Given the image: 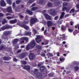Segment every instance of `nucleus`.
<instances>
[{
    "mask_svg": "<svg viewBox=\"0 0 79 79\" xmlns=\"http://www.w3.org/2000/svg\"><path fill=\"white\" fill-rule=\"evenodd\" d=\"M35 76L38 77V78H40V79H41V78H42V74H35Z\"/></svg>",
    "mask_w": 79,
    "mask_h": 79,
    "instance_id": "13",
    "label": "nucleus"
},
{
    "mask_svg": "<svg viewBox=\"0 0 79 79\" xmlns=\"http://www.w3.org/2000/svg\"><path fill=\"white\" fill-rule=\"evenodd\" d=\"M19 17L21 18H23V16L21 15H20Z\"/></svg>",
    "mask_w": 79,
    "mask_h": 79,
    "instance_id": "59",
    "label": "nucleus"
},
{
    "mask_svg": "<svg viewBox=\"0 0 79 79\" xmlns=\"http://www.w3.org/2000/svg\"><path fill=\"white\" fill-rule=\"evenodd\" d=\"M47 26L48 27H50L53 26V22L51 21H48L47 22Z\"/></svg>",
    "mask_w": 79,
    "mask_h": 79,
    "instance_id": "8",
    "label": "nucleus"
},
{
    "mask_svg": "<svg viewBox=\"0 0 79 79\" xmlns=\"http://www.w3.org/2000/svg\"><path fill=\"white\" fill-rule=\"evenodd\" d=\"M48 7H52V4L50 2H49L48 3Z\"/></svg>",
    "mask_w": 79,
    "mask_h": 79,
    "instance_id": "26",
    "label": "nucleus"
},
{
    "mask_svg": "<svg viewBox=\"0 0 79 79\" xmlns=\"http://www.w3.org/2000/svg\"><path fill=\"white\" fill-rule=\"evenodd\" d=\"M33 2L32 1V0H30V1H29L28 3H32Z\"/></svg>",
    "mask_w": 79,
    "mask_h": 79,
    "instance_id": "52",
    "label": "nucleus"
},
{
    "mask_svg": "<svg viewBox=\"0 0 79 79\" xmlns=\"http://www.w3.org/2000/svg\"><path fill=\"white\" fill-rule=\"evenodd\" d=\"M41 56H45V54H41Z\"/></svg>",
    "mask_w": 79,
    "mask_h": 79,
    "instance_id": "47",
    "label": "nucleus"
},
{
    "mask_svg": "<svg viewBox=\"0 0 79 79\" xmlns=\"http://www.w3.org/2000/svg\"><path fill=\"white\" fill-rule=\"evenodd\" d=\"M77 32H78V31L77 30H75L73 32V34H77L76 33H77Z\"/></svg>",
    "mask_w": 79,
    "mask_h": 79,
    "instance_id": "39",
    "label": "nucleus"
},
{
    "mask_svg": "<svg viewBox=\"0 0 79 79\" xmlns=\"http://www.w3.org/2000/svg\"><path fill=\"white\" fill-rule=\"evenodd\" d=\"M48 44V40H46L45 41V43L44 44V43H42V45H47V44Z\"/></svg>",
    "mask_w": 79,
    "mask_h": 79,
    "instance_id": "22",
    "label": "nucleus"
},
{
    "mask_svg": "<svg viewBox=\"0 0 79 79\" xmlns=\"http://www.w3.org/2000/svg\"><path fill=\"white\" fill-rule=\"evenodd\" d=\"M13 61H17L16 58H14L13 59Z\"/></svg>",
    "mask_w": 79,
    "mask_h": 79,
    "instance_id": "54",
    "label": "nucleus"
},
{
    "mask_svg": "<svg viewBox=\"0 0 79 79\" xmlns=\"http://www.w3.org/2000/svg\"><path fill=\"white\" fill-rule=\"evenodd\" d=\"M75 70V71H77L79 69V67H76L74 68Z\"/></svg>",
    "mask_w": 79,
    "mask_h": 79,
    "instance_id": "35",
    "label": "nucleus"
},
{
    "mask_svg": "<svg viewBox=\"0 0 79 79\" xmlns=\"http://www.w3.org/2000/svg\"><path fill=\"white\" fill-rule=\"evenodd\" d=\"M62 43H63V44H65L66 43V42L63 41Z\"/></svg>",
    "mask_w": 79,
    "mask_h": 79,
    "instance_id": "62",
    "label": "nucleus"
},
{
    "mask_svg": "<svg viewBox=\"0 0 79 79\" xmlns=\"http://www.w3.org/2000/svg\"><path fill=\"white\" fill-rule=\"evenodd\" d=\"M5 23H6V20L5 19H4L3 21L2 22V23L4 24Z\"/></svg>",
    "mask_w": 79,
    "mask_h": 79,
    "instance_id": "30",
    "label": "nucleus"
},
{
    "mask_svg": "<svg viewBox=\"0 0 79 79\" xmlns=\"http://www.w3.org/2000/svg\"><path fill=\"white\" fill-rule=\"evenodd\" d=\"M44 16L47 19H49V20H51V18H50V16L46 14L44 15Z\"/></svg>",
    "mask_w": 79,
    "mask_h": 79,
    "instance_id": "12",
    "label": "nucleus"
},
{
    "mask_svg": "<svg viewBox=\"0 0 79 79\" xmlns=\"http://www.w3.org/2000/svg\"><path fill=\"white\" fill-rule=\"evenodd\" d=\"M41 30L42 31H44V27H43L42 28Z\"/></svg>",
    "mask_w": 79,
    "mask_h": 79,
    "instance_id": "51",
    "label": "nucleus"
},
{
    "mask_svg": "<svg viewBox=\"0 0 79 79\" xmlns=\"http://www.w3.org/2000/svg\"><path fill=\"white\" fill-rule=\"evenodd\" d=\"M21 40H23L21 42V43H24V40H26V42H27L29 40V39L27 37H23L21 38Z\"/></svg>",
    "mask_w": 79,
    "mask_h": 79,
    "instance_id": "7",
    "label": "nucleus"
},
{
    "mask_svg": "<svg viewBox=\"0 0 79 79\" xmlns=\"http://www.w3.org/2000/svg\"><path fill=\"white\" fill-rule=\"evenodd\" d=\"M50 14L51 15L52 14V13H53L55 12V9H52L51 10H50Z\"/></svg>",
    "mask_w": 79,
    "mask_h": 79,
    "instance_id": "25",
    "label": "nucleus"
},
{
    "mask_svg": "<svg viewBox=\"0 0 79 79\" xmlns=\"http://www.w3.org/2000/svg\"><path fill=\"white\" fill-rule=\"evenodd\" d=\"M45 67L44 66H42L40 67V71L41 72H43L44 71V68Z\"/></svg>",
    "mask_w": 79,
    "mask_h": 79,
    "instance_id": "16",
    "label": "nucleus"
},
{
    "mask_svg": "<svg viewBox=\"0 0 79 79\" xmlns=\"http://www.w3.org/2000/svg\"><path fill=\"white\" fill-rule=\"evenodd\" d=\"M22 64H26L27 62L25 61H20Z\"/></svg>",
    "mask_w": 79,
    "mask_h": 79,
    "instance_id": "23",
    "label": "nucleus"
},
{
    "mask_svg": "<svg viewBox=\"0 0 79 79\" xmlns=\"http://www.w3.org/2000/svg\"><path fill=\"white\" fill-rule=\"evenodd\" d=\"M8 28H12V26L8 25H6L2 27L1 28V29H2V30H5V29H7Z\"/></svg>",
    "mask_w": 79,
    "mask_h": 79,
    "instance_id": "4",
    "label": "nucleus"
},
{
    "mask_svg": "<svg viewBox=\"0 0 79 79\" xmlns=\"http://www.w3.org/2000/svg\"><path fill=\"white\" fill-rule=\"evenodd\" d=\"M69 32H73V30L72 29H69Z\"/></svg>",
    "mask_w": 79,
    "mask_h": 79,
    "instance_id": "40",
    "label": "nucleus"
},
{
    "mask_svg": "<svg viewBox=\"0 0 79 79\" xmlns=\"http://www.w3.org/2000/svg\"><path fill=\"white\" fill-rule=\"evenodd\" d=\"M70 9H71V8H69V7H64L63 8L62 10L63 11H64V10H66L67 12H68V11H69V10H70Z\"/></svg>",
    "mask_w": 79,
    "mask_h": 79,
    "instance_id": "11",
    "label": "nucleus"
},
{
    "mask_svg": "<svg viewBox=\"0 0 79 79\" xmlns=\"http://www.w3.org/2000/svg\"><path fill=\"white\" fill-rule=\"evenodd\" d=\"M10 15H11V14H10L9 13H8L6 14V16H9Z\"/></svg>",
    "mask_w": 79,
    "mask_h": 79,
    "instance_id": "48",
    "label": "nucleus"
},
{
    "mask_svg": "<svg viewBox=\"0 0 79 79\" xmlns=\"http://www.w3.org/2000/svg\"><path fill=\"white\" fill-rule=\"evenodd\" d=\"M7 10L8 12H11V11H12L11 7H8Z\"/></svg>",
    "mask_w": 79,
    "mask_h": 79,
    "instance_id": "18",
    "label": "nucleus"
},
{
    "mask_svg": "<svg viewBox=\"0 0 79 79\" xmlns=\"http://www.w3.org/2000/svg\"><path fill=\"white\" fill-rule=\"evenodd\" d=\"M56 54H57V56H60V53H59V52H57Z\"/></svg>",
    "mask_w": 79,
    "mask_h": 79,
    "instance_id": "43",
    "label": "nucleus"
},
{
    "mask_svg": "<svg viewBox=\"0 0 79 79\" xmlns=\"http://www.w3.org/2000/svg\"><path fill=\"white\" fill-rule=\"evenodd\" d=\"M28 22H24V24H27L28 23Z\"/></svg>",
    "mask_w": 79,
    "mask_h": 79,
    "instance_id": "58",
    "label": "nucleus"
},
{
    "mask_svg": "<svg viewBox=\"0 0 79 79\" xmlns=\"http://www.w3.org/2000/svg\"><path fill=\"white\" fill-rule=\"evenodd\" d=\"M18 39H15L14 40V41H13V43L14 44H16V43H17L18 42Z\"/></svg>",
    "mask_w": 79,
    "mask_h": 79,
    "instance_id": "24",
    "label": "nucleus"
},
{
    "mask_svg": "<svg viewBox=\"0 0 79 79\" xmlns=\"http://www.w3.org/2000/svg\"><path fill=\"white\" fill-rule=\"evenodd\" d=\"M7 2L8 4H9V5H11L12 3V1L11 0H7Z\"/></svg>",
    "mask_w": 79,
    "mask_h": 79,
    "instance_id": "19",
    "label": "nucleus"
},
{
    "mask_svg": "<svg viewBox=\"0 0 79 79\" xmlns=\"http://www.w3.org/2000/svg\"><path fill=\"white\" fill-rule=\"evenodd\" d=\"M58 19V16H56L55 17V20H57Z\"/></svg>",
    "mask_w": 79,
    "mask_h": 79,
    "instance_id": "41",
    "label": "nucleus"
},
{
    "mask_svg": "<svg viewBox=\"0 0 79 79\" xmlns=\"http://www.w3.org/2000/svg\"><path fill=\"white\" fill-rule=\"evenodd\" d=\"M23 27H24L26 30H28V29H29V27L26 26V25H24L23 26Z\"/></svg>",
    "mask_w": 79,
    "mask_h": 79,
    "instance_id": "20",
    "label": "nucleus"
},
{
    "mask_svg": "<svg viewBox=\"0 0 79 79\" xmlns=\"http://www.w3.org/2000/svg\"><path fill=\"white\" fill-rule=\"evenodd\" d=\"M33 31L35 33L34 34H37V31L35 30V29H33Z\"/></svg>",
    "mask_w": 79,
    "mask_h": 79,
    "instance_id": "32",
    "label": "nucleus"
},
{
    "mask_svg": "<svg viewBox=\"0 0 79 79\" xmlns=\"http://www.w3.org/2000/svg\"><path fill=\"white\" fill-rule=\"evenodd\" d=\"M4 49V47L2 46L1 48V50H3Z\"/></svg>",
    "mask_w": 79,
    "mask_h": 79,
    "instance_id": "53",
    "label": "nucleus"
},
{
    "mask_svg": "<svg viewBox=\"0 0 79 79\" xmlns=\"http://www.w3.org/2000/svg\"><path fill=\"white\" fill-rule=\"evenodd\" d=\"M38 8L37 7H34L32 8V10L33 11H34V10H37V9H38Z\"/></svg>",
    "mask_w": 79,
    "mask_h": 79,
    "instance_id": "31",
    "label": "nucleus"
},
{
    "mask_svg": "<svg viewBox=\"0 0 79 79\" xmlns=\"http://www.w3.org/2000/svg\"><path fill=\"white\" fill-rule=\"evenodd\" d=\"M11 31H6L4 33L3 35L1 37L2 39H5V35H7L11 34Z\"/></svg>",
    "mask_w": 79,
    "mask_h": 79,
    "instance_id": "2",
    "label": "nucleus"
},
{
    "mask_svg": "<svg viewBox=\"0 0 79 79\" xmlns=\"http://www.w3.org/2000/svg\"><path fill=\"white\" fill-rule=\"evenodd\" d=\"M29 58L31 60H33L35 59V55L34 54L31 53L29 56Z\"/></svg>",
    "mask_w": 79,
    "mask_h": 79,
    "instance_id": "5",
    "label": "nucleus"
},
{
    "mask_svg": "<svg viewBox=\"0 0 79 79\" xmlns=\"http://www.w3.org/2000/svg\"><path fill=\"white\" fill-rule=\"evenodd\" d=\"M23 68L24 69H26L27 70H29L30 69H31L30 66L27 65L23 66Z\"/></svg>",
    "mask_w": 79,
    "mask_h": 79,
    "instance_id": "9",
    "label": "nucleus"
},
{
    "mask_svg": "<svg viewBox=\"0 0 79 79\" xmlns=\"http://www.w3.org/2000/svg\"><path fill=\"white\" fill-rule=\"evenodd\" d=\"M19 58H20V59H22V58L25 57V55L24 54H21L19 55Z\"/></svg>",
    "mask_w": 79,
    "mask_h": 79,
    "instance_id": "14",
    "label": "nucleus"
},
{
    "mask_svg": "<svg viewBox=\"0 0 79 79\" xmlns=\"http://www.w3.org/2000/svg\"><path fill=\"white\" fill-rule=\"evenodd\" d=\"M42 38V37L40 36V35H39L37 36V38L36 39V41L37 43H39L42 40H40V39Z\"/></svg>",
    "mask_w": 79,
    "mask_h": 79,
    "instance_id": "6",
    "label": "nucleus"
},
{
    "mask_svg": "<svg viewBox=\"0 0 79 79\" xmlns=\"http://www.w3.org/2000/svg\"><path fill=\"white\" fill-rule=\"evenodd\" d=\"M15 3H14L13 4V7H15Z\"/></svg>",
    "mask_w": 79,
    "mask_h": 79,
    "instance_id": "57",
    "label": "nucleus"
},
{
    "mask_svg": "<svg viewBox=\"0 0 79 79\" xmlns=\"http://www.w3.org/2000/svg\"><path fill=\"white\" fill-rule=\"evenodd\" d=\"M33 66L35 67L37 66V64H35V65H34V64L33 65Z\"/></svg>",
    "mask_w": 79,
    "mask_h": 79,
    "instance_id": "64",
    "label": "nucleus"
},
{
    "mask_svg": "<svg viewBox=\"0 0 79 79\" xmlns=\"http://www.w3.org/2000/svg\"><path fill=\"white\" fill-rule=\"evenodd\" d=\"M77 27L78 28V29L79 30V24H77Z\"/></svg>",
    "mask_w": 79,
    "mask_h": 79,
    "instance_id": "63",
    "label": "nucleus"
},
{
    "mask_svg": "<svg viewBox=\"0 0 79 79\" xmlns=\"http://www.w3.org/2000/svg\"><path fill=\"white\" fill-rule=\"evenodd\" d=\"M24 47H25V46H21L20 47L21 48H24Z\"/></svg>",
    "mask_w": 79,
    "mask_h": 79,
    "instance_id": "61",
    "label": "nucleus"
},
{
    "mask_svg": "<svg viewBox=\"0 0 79 79\" xmlns=\"http://www.w3.org/2000/svg\"><path fill=\"white\" fill-rule=\"evenodd\" d=\"M68 5V4L66 3V2H64L63 3V8H64V7H65L64 6H66L67 5Z\"/></svg>",
    "mask_w": 79,
    "mask_h": 79,
    "instance_id": "29",
    "label": "nucleus"
},
{
    "mask_svg": "<svg viewBox=\"0 0 79 79\" xmlns=\"http://www.w3.org/2000/svg\"><path fill=\"white\" fill-rule=\"evenodd\" d=\"M7 19H12V18H13L12 17H9V16H8V17H7Z\"/></svg>",
    "mask_w": 79,
    "mask_h": 79,
    "instance_id": "42",
    "label": "nucleus"
},
{
    "mask_svg": "<svg viewBox=\"0 0 79 79\" xmlns=\"http://www.w3.org/2000/svg\"><path fill=\"white\" fill-rule=\"evenodd\" d=\"M35 6V4H34L32 5V6Z\"/></svg>",
    "mask_w": 79,
    "mask_h": 79,
    "instance_id": "60",
    "label": "nucleus"
},
{
    "mask_svg": "<svg viewBox=\"0 0 79 79\" xmlns=\"http://www.w3.org/2000/svg\"><path fill=\"white\" fill-rule=\"evenodd\" d=\"M20 2H21V1H20L19 0H17L16 1V4H19V3H20Z\"/></svg>",
    "mask_w": 79,
    "mask_h": 79,
    "instance_id": "33",
    "label": "nucleus"
},
{
    "mask_svg": "<svg viewBox=\"0 0 79 79\" xmlns=\"http://www.w3.org/2000/svg\"><path fill=\"white\" fill-rule=\"evenodd\" d=\"M60 61H62L63 60H64V59L62 58H60Z\"/></svg>",
    "mask_w": 79,
    "mask_h": 79,
    "instance_id": "46",
    "label": "nucleus"
},
{
    "mask_svg": "<svg viewBox=\"0 0 79 79\" xmlns=\"http://www.w3.org/2000/svg\"><path fill=\"white\" fill-rule=\"evenodd\" d=\"M28 32H27V31H25L24 33L25 35H27V36L28 35Z\"/></svg>",
    "mask_w": 79,
    "mask_h": 79,
    "instance_id": "36",
    "label": "nucleus"
},
{
    "mask_svg": "<svg viewBox=\"0 0 79 79\" xmlns=\"http://www.w3.org/2000/svg\"><path fill=\"white\" fill-rule=\"evenodd\" d=\"M18 21L17 20H10V23H11L12 24H14L15 23H17Z\"/></svg>",
    "mask_w": 79,
    "mask_h": 79,
    "instance_id": "15",
    "label": "nucleus"
},
{
    "mask_svg": "<svg viewBox=\"0 0 79 79\" xmlns=\"http://www.w3.org/2000/svg\"><path fill=\"white\" fill-rule=\"evenodd\" d=\"M36 47L37 48H38V49H41V48H42V47H40V46H39V45H38Z\"/></svg>",
    "mask_w": 79,
    "mask_h": 79,
    "instance_id": "34",
    "label": "nucleus"
},
{
    "mask_svg": "<svg viewBox=\"0 0 79 79\" xmlns=\"http://www.w3.org/2000/svg\"><path fill=\"white\" fill-rule=\"evenodd\" d=\"M55 27H52V29L53 31H54V30H55Z\"/></svg>",
    "mask_w": 79,
    "mask_h": 79,
    "instance_id": "56",
    "label": "nucleus"
},
{
    "mask_svg": "<svg viewBox=\"0 0 79 79\" xmlns=\"http://www.w3.org/2000/svg\"><path fill=\"white\" fill-rule=\"evenodd\" d=\"M38 71V69H35L34 73H35V72H37V71Z\"/></svg>",
    "mask_w": 79,
    "mask_h": 79,
    "instance_id": "50",
    "label": "nucleus"
},
{
    "mask_svg": "<svg viewBox=\"0 0 79 79\" xmlns=\"http://www.w3.org/2000/svg\"><path fill=\"white\" fill-rule=\"evenodd\" d=\"M37 22H38V20L36 18H32L30 20V23L31 24H35Z\"/></svg>",
    "mask_w": 79,
    "mask_h": 79,
    "instance_id": "3",
    "label": "nucleus"
},
{
    "mask_svg": "<svg viewBox=\"0 0 79 79\" xmlns=\"http://www.w3.org/2000/svg\"><path fill=\"white\" fill-rule=\"evenodd\" d=\"M2 16H3V14L0 13V17H2ZM1 23V20L0 19V23Z\"/></svg>",
    "mask_w": 79,
    "mask_h": 79,
    "instance_id": "38",
    "label": "nucleus"
},
{
    "mask_svg": "<svg viewBox=\"0 0 79 79\" xmlns=\"http://www.w3.org/2000/svg\"><path fill=\"white\" fill-rule=\"evenodd\" d=\"M27 13H29L30 15H32V12L31 11V10H27Z\"/></svg>",
    "mask_w": 79,
    "mask_h": 79,
    "instance_id": "27",
    "label": "nucleus"
},
{
    "mask_svg": "<svg viewBox=\"0 0 79 79\" xmlns=\"http://www.w3.org/2000/svg\"><path fill=\"white\" fill-rule=\"evenodd\" d=\"M28 35H31V32H28Z\"/></svg>",
    "mask_w": 79,
    "mask_h": 79,
    "instance_id": "45",
    "label": "nucleus"
},
{
    "mask_svg": "<svg viewBox=\"0 0 79 79\" xmlns=\"http://www.w3.org/2000/svg\"><path fill=\"white\" fill-rule=\"evenodd\" d=\"M54 75V73H50L48 74V76L49 77H53Z\"/></svg>",
    "mask_w": 79,
    "mask_h": 79,
    "instance_id": "28",
    "label": "nucleus"
},
{
    "mask_svg": "<svg viewBox=\"0 0 79 79\" xmlns=\"http://www.w3.org/2000/svg\"><path fill=\"white\" fill-rule=\"evenodd\" d=\"M76 6L77 8H79V4H78L76 5Z\"/></svg>",
    "mask_w": 79,
    "mask_h": 79,
    "instance_id": "49",
    "label": "nucleus"
},
{
    "mask_svg": "<svg viewBox=\"0 0 79 79\" xmlns=\"http://www.w3.org/2000/svg\"><path fill=\"white\" fill-rule=\"evenodd\" d=\"M60 39H62L64 40V39H65V36H64L63 37H61Z\"/></svg>",
    "mask_w": 79,
    "mask_h": 79,
    "instance_id": "55",
    "label": "nucleus"
},
{
    "mask_svg": "<svg viewBox=\"0 0 79 79\" xmlns=\"http://www.w3.org/2000/svg\"><path fill=\"white\" fill-rule=\"evenodd\" d=\"M0 3H1V6H6V4L5 3V1L3 0H2L1 1V2H0Z\"/></svg>",
    "mask_w": 79,
    "mask_h": 79,
    "instance_id": "10",
    "label": "nucleus"
},
{
    "mask_svg": "<svg viewBox=\"0 0 79 79\" xmlns=\"http://www.w3.org/2000/svg\"><path fill=\"white\" fill-rule=\"evenodd\" d=\"M21 52V50H18V51H17V53H20V52Z\"/></svg>",
    "mask_w": 79,
    "mask_h": 79,
    "instance_id": "44",
    "label": "nucleus"
},
{
    "mask_svg": "<svg viewBox=\"0 0 79 79\" xmlns=\"http://www.w3.org/2000/svg\"><path fill=\"white\" fill-rule=\"evenodd\" d=\"M64 12H63L61 14V15H60V18L61 19H63L64 17Z\"/></svg>",
    "mask_w": 79,
    "mask_h": 79,
    "instance_id": "17",
    "label": "nucleus"
},
{
    "mask_svg": "<svg viewBox=\"0 0 79 79\" xmlns=\"http://www.w3.org/2000/svg\"><path fill=\"white\" fill-rule=\"evenodd\" d=\"M75 12H78V11H75L74 9H72L70 11V13H75Z\"/></svg>",
    "mask_w": 79,
    "mask_h": 79,
    "instance_id": "21",
    "label": "nucleus"
},
{
    "mask_svg": "<svg viewBox=\"0 0 79 79\" xmlns=\"http://www.w3.org/2000/svg\"><path fill=\"white\" fill-rule=\"evenodd\" d=\"M3 59L4 60H8V58L6 57H4Z\"/></svg>",
    "mask_w": 79,
    "mask_h": 79,
    "instance_id": "37",
    "label": "nucleus"
},
{
    "mask_svg": "<svg viewBox=\"0 0 79 79\" xmlns=\"http://www.w3.org/2000/svg\"><path fill=\"white\" fill-rule=\"evenodd\" d=\"M35 46V42L34 40H32L30 42L29 44L27 46L26 50H29L30 49V48H34Z\"/></svg>",
    "mask_w": 79,
    "mask_h": 79,
    "instance_id": "1",
    "label": "nucleus"
}]
</instances>
